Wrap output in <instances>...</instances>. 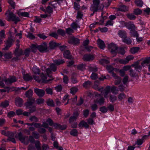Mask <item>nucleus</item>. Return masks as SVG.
Masks as SVG:
<instances>
[{"label": "nucleus", "instance_id": "nucleus-29", "mask_svg": "<svg viewBox=\"0 0 150 150\" xmlns=\"http://www.w3.org/2000/svg\"><path fill=\"white\" fill-rule=\"evenodd\" d=\"M122 40L123 42L125 43L127 45L130 44L132 42L131 39L129 37H127V36L122 39Z\"/></svg>", "mask_w": 150, "mask_h": 150}, {"label": "nucleus", "instance_id": "nucleus-56", "mask_svg": "<svg viewBox=\"0 0 150 150\" xmlns=\"http://www.w3.org/2000/svg\"><path fill=\"white\" fill-rule=\"evenodd\" d=\"M134 13L135 14L138 15L141 14L142 11L140 9L137 8L134 10Z\"/></svg>", "mask_w": 150, "mask_h": 150}, {"label": "nucleus", "instance_id": "nucleus-48", "mask_svg": "<svg viewBox=\"0 0 150 150\" xmlns=\"http://www.w3.org/2000/svg\"><path fill=\"white\" fill-rule=\"evenodd\" d=\"M8 102L7 100H5L1 103L0 106L3 108H5L8 106Z\"/></svg>", "mask_w": 150, "mask_h": 150}, {"label": "nucleus", "instance_id": "nucleus-9", "mask_svg": "<svg viewBox=\"0 0 150 150\" xmlns=\"http://www.w3.org/2000/svg\"><path fill=\"white\" fill-rule=\"evenodd\" d=\"M20 45L19 43L16 44V47L14 53L17 56H19L23 54V51L21 49H19Z\"/></svg>", "mask_w": 150, "mask_h": 150}, {"label": "nucleus", "instance_id": "nucleus-31", "mask_svg": "<svg viewBox=\"0 0 150 150\" xmlns=\"http://www.w3.org/2000/svg\"><path fill=\"white\" fill-rule=\"evenodd\" d=\"M53 62L56 65H59L63 64L65 62V61L63 59H59L54 60Z\"/></svg>", "mask_w": 150, "mask_h": 150}, {"label": "nucleus", "instance_id": "nucleus-32", "mask_svg": "<svg viewBox=\"0 0 150 150\" xmlns=\"http://www.w3.org/2000/svg\"><path fill=\"white\" fill-rule=\"evenodd\" d=\"M89 70L90 71L95 72L97 71L98 69L96 66L90 65L88 66Z\"/></svg>", "mask_w": 150, "mask_h": 150}, {"label": "nucleus", "instance_id": "nucleus-41", "mask_svg": "<svg viewBox=\"0 0 150 150\" xmlns=\"http://www.w3.org/2000/svg\"><path fill=\"white\" fill-rule=\"evenodd\" d=\"M4 56L6 59H8L12 57V54L10 52H6L4 54Z\"/></svg>", "mask_w": 150, "mask_h": 150}, {"label": "nucleus", "instance_id": "nucleus-2", "mask_svg": "<svg viewBox=\"0 0 150 150\" xmlns=\"http://www.w3.org/2000/svg\"><path fill=\"white\" fill-rule=\"evenodd\" d=\"M35 144V148L32 144H30L28 147V150H41V144L39 141H36Z\"/></svg>", "mask_w": 150, "mask_h": 150}, {"label": "nucleus", "instance_id": "nucleus-23", "mask_svg": "<svg viewBox=\"0 0 150 150\" xmlns=\"http://www.w3.org/2000/svg\"><path fill=\"white\" fill-rule=\"evenodd\" d=\"M41 80H42L43 83H47L52 80V79H49L48 80H46L47 77L43 73L41 74Z\"/></svg>", "mask_w": 150, "mask_h": 150}, {"label": "nucleus", "instance_id": "nucleus-49", "mask_svg": "<svg viewBox=\"0 0 150 150\" xmlns=\"http://www.w3.org/2000/svg\"><path fill=\"white\" fill-rule=\"evenodd\" d=\"M29 120L33 122H38L39 120L38 118L35 116L30 117Z\"/></svg>", "mask_w": 150, "mask_h": 150}, {"label": "nucleus", "instance_id": "nucleus-42", "mask_svg": "<svg viewBox=\"0 0 150 150\" xmlns=\"http://www.w3.org/2000/svg\"><path fill=\"white\" fill-rule=\"evenodd\" d=\"M129 77L128 75L125 76L122 79L123 83L124 85H126L127 83L128 82Z\"/></svg>", "mask_w": 150, "mask_h": 150}, {"label": "nucleus", "instance_id": "nucleus-10", "mask_svg": "<svg viewBox=\"0 0 150 150\" xmlns=\"http://www.w3.org/2000/svg\"><path fill=\"white\" fill-rule=\"evenodd\" d=\"M38 50L41 52L46 51L47 49V45L46 43H44L41 45H38Z\"/></svg>", "mask_w": 150, "mask_h": 150}, {"label": "nucleus", "instance_id": "nucleus-47", "mask_svg": "<svg viewBox=\"0 0 150 150\" xmlns=\"http://www.w3.org/2000/svg\"><path fill=\"white\" fill-rule=\"evenodd\" d=\"M18 14L19 16L24 17H29V13L28 12H19Z\"/></svg>", "mask_w": 150, "mask_h": 150}, {"label": "nucleus", "instance_id": "nucleus-34", "mask_svg": "<svg viewBox=\"0 0 150 150\" xmlns=\"http://www.w3.org/2000/svg\"><path fill=\"white\" fill-rule=\"evenodd\" d=\"M139 50L138 47H134L131 48L130 50V52L132 54H135Z\"/></svg>", "mask_w": 150, "mask_h": 150}, {"label": "nucleus", "instance_id": "nucleus-8", "mask_svg": "<svg viewBox=\"0 0 150 150\" xmlns=\"http://www.w3.org/2000/svg\"><path fill=\"white\" fill-rule=\"evenodd\" d=\"M17 79L16 77L14 76H11L7 79L4 80L3 81H4L5 83L7 85H9L11 83L16 81Z\"/></svg>", "mask_w": 150, "mask_h": 150}, {"label": "nucleus", "instance_id": "nucleus-11", "mask_svg": "<svg viewBox=\"0 0 150 150\" xmlns=\"http://www.w3.org/2000/svg\"><path fill=\"white\" fill-rule=\"evenodd\" d=\"M139 61H137L131 65L132 67H134L135 70L139 73L140 72V70L142 69V67L141 65H139Z\"/></svg>", "mask_w": 150, "mask_h": 150}, {"label": "nucleus", "instance_id": "nucleus-37", "mask_svg": "<svg viewBox=\"0 0 150 150\" xmlns=\"http://www.w3.org/2000/svg\"><path fill=\"white\" fill-rule=\"evenodd\" d=\"M8 137V138L7 139V140L9 141H11L13 142V143H16V141L15 139L13 138V135H11V134H9Z\"/></svg>", "mask_w": 150, "mask_h": 150}, {"label": "nucleus", "instance_id": "nucleus-62", "mask_svg": "<svg viewBox=\"0 0 150 150\" xmlns=\"http://www.w3.org/2000/svg\"><path fill=\"white\" fill-rule=\"evenodd\" d=\"M71 27L73 29L75 30H76L78 28H79L77 24L75 23H73L71 24Z\"/></svg>", "mask_w": 150, "mask_h": 150}, {"label": "nucleus", "instance_id": "nucleus-45", "mask_svg": "<svg viewBox=\"0 0 150 150\" xmlns=\"http://www.w3.org/2000/svg\"><path fill=\"white\" fill-rule=\"evenodd\" d=\"M129 75L131 77H136L138 76L137 74L132 69H130L129 70Z\"/></svg>", "mask_w": 150, "mask_h": 150}, {"label": "nucleus", "instance_id": "nucleus-63", "mask_svg": "<svg viewBox=\"0 0 150 150\" xmlns=\"http://www.w3.org/2000/svg\"><path fill=\"white\" fill-rule=\"evenodd\" d=\"M107 109L111 112L113 111L114 110V106L112 104H110L108 106Z\"/></svg>", "mask_w": 150, "mask_h": 150}, {"label": "nucleus", "instance_id": "nucleus-19", "mask_svg": "<svg viewBox=\"0 0 150 150\" xmlns=\"http://www.w3.org/2000/svg\"><path fill=\"white\" fill-rule=\"evenodd\" d=\"M79 115L77 112H75L74 113L73 116L71 117L69 119V122L70 123L72 122L74 120H76Z\"/></svg>", "mask_w": 150, "mask_h": 150}, {"label": "nucleus", "instance_id": "nucleus-12", "mask_svg": "<svg viewBox=\"0 0 150 150\" xmlns=\"http://www.w3.org/2000/svg\"><path fill=\"white\" fill-rule=\"evenodd\" d=\"M94 58V56L93 55L86 54L83 56V59L85 61H90L93 60Z\"/></svg>", "mask_w": 150, "mask_h": 150}, {"label": "nucleus", "instance_id": "nucleus-26", "mask_svg": "<svg viewBox=\"0 0 150 150\" xmlns=\"http://www.w3.org/2000/svg\"><path fill=\"white\" fill-rule=\"evenodd\" d=\"M60 45L54 42L51 41L49 43V47L51 49H54L56 47L59 46Z\"/></svg>", "mask_w": 150, "mask_h": 150}, {"label": "nucleus", "instance_id": "nucleus-30", "mask_svg": "<svg viewBox=\"0 0 150 150\" xmlns=\"http://www.w3.org/2000/svg\"><path fill=\"white\" fill-rule=\"evenodd\" d=\"M64 57L67 59H70L71 58V56L70 54L69 51L67 50L65 51L64 53Z\"/></svg>", "mask_w": 150, "mask_h": 150}, {"label": "nucleus", "instance_id": "nucleus-58", "mask_svg": "<svg viewBox=\"0 0 150 150\" xmlns=\"http://www.w3.org/2000/svg\"><path fill=\"white\" fill-rule=\"evenodd\" d=\"M85 65L83 64H81L78 65L77 67L78 69L81 71L83 70L85 68Z\"/></svg>", "mask_w": 150, "mask_h": 150}, {"label": "nucleus", "instance_id": "nucleus-55", "mask_svg": "<svg viewBox=\"0 0 150 150\" xmlns=\"http://www.w3.org/2000/svg\"><path fill=\"white\" fill-rule=\"evenodd\" d=\"M106 69L109 73H113L112 71L114 69L111 66H107Z\"/></svg>", "mask_w": 150, "mask_h": 150}, {"label": "nucleus", "instance_id": "nucleus-3", "mask_svg": "<svg viewBox=\"0 0 150 150\" xmlns=\"http://www.w3.org/2000/svg\"><path fill=\"white\" fill-rule=\"evenodd\" d=\"M108 48L112 54H114L115 56L116 55L118 48L116 44L111 43L108 45Z\"/></svg>", "mask_w": 150, "mask_h": 150}, {"label": "nucleus", "instance_id": "nucleus-51", "mask_svg": "<svg viewBox=\"0 0 150 150\" xmlns=\"http://www.w3.org/2000/svg\"><path fill=\"white\" fill-rule=\"evenodd\" d=\"M91 84V81H87L85 82L83 84V87L85 88H87L90 86Z\"/></svg>", "mask_w": 150, "mask_h": 150}, {"label": "nucleus", "instance_id": "nucleus-43", "mask_svg": "<svg viewBox=\"0 0 150 150\" xmlns=\"http://www.w3.org/2000/svg\"><path fill=\"white\" fill-rule=\"evenodd\" d=\"M47 103L48 106L52 107H54V104L53 100L51 99H49L47 100Z\"/></svg>", "mask_w": 150, "mask_h": 150}, {"label": "nucleus", "instance_id": "nucleus-20", "mask_svg": "<svg viewBox=\"0 0 150 150\" xmlns=\"http://www.w3.org/2000/svg\"><path fill=\"white\" fill-rule=\"evenodd\" d=\"M118 33L119 37L122 38V39L127 36V33L124 30H119Z\"/></svg>", "mask_w": 150, "mask_h": 150}, {"label": "nucleus", "instance_id": "nucleus-36", "mask_svg": "<svg viewBox=\"0 0 150 150\" xmlns=\"http://www.w3.org/2000/svg\"><path fill=\"white\" fill-rule=\"evenodd\" d=\"M126 95L124 93H121L119 94L118 96V98L119 101H121L126 98Z\"/></svg>", "mask_w": 150, "mask_h": 150}, {"label": "nucleus", "instance_id": "nucleus-59", "mask_svg": "<svg viewBox=\"0 0 150 150\" xmlns=\"http://www.w3.org/2000/svg\"><path fill=\"white\" fill-rule=\"evenodd\" d=\"M74 9L77 11H79L80 9V6L78 3L76 2H74Z\"/></svg>", "mask_w": 150, "mask_h": 150}, {"label": "nucleus", "instance_id": "nucleus-18", "mask_svg": "<svg viewBox=\"0 0 150 150\" xmlns=\"http://www.w3.org/2000/svg\"><path fill=\"white\" fill-rule=\"evenodd\" d=\"M15 103L17 106L21 107L23 105V101L21 98L18 97L16 99Z\"/></svg>", "mask_w": 150, "mask_h": 150}, {"label": "nucleus", "instance_id": "nucleus-60", "mask_svg": "<svg viewBox=\"0 0 150 150\" xmlns=\"http://www.w3.org/2000/svg\"><path fill=\"white\" fill-rule=\"evenodd\" d=\"M90 77L92 79L95 80L98 78V75L96 73L93 72Z\"/></svg>", "mask_w": 150, "mask_h": 150}, {"label": "nucleus", "instance_id": "nucleus-13", "mask_svg": "<svg viewBox=\"0 0 150 150\" xmlns=\"http://www.w3.org/2000/svg\"><path fill=\"white\" fill-rule=\"evenodd\" d=\"M35 101V99L34 98H31L30 99H29L27 102L25 103V105L26 107L28 108H31L32 107L34 106L33 104Z\"/></svg>", "mask_w": 150, "mask_h": 150}, {"label": "nucleus", "instance_id": "nucleus-54", "mask_svg": "<svg viewBox=\"0 0 150 150\" xmlns=\"http://www.w3.org/2000/svg\"><path fill=\"white\" fill-rule=\"evenodd\" d=\"M117 53H118L122 54H124L125 53V52L124 50V49L122 48H117Z\"/></svg>", "mask_w": 150, "mask_h": 150}, {"label": "nucleus", "instance_id": "nucleus-4", "mask_svg": "<svg viewBox=\"0 0 150 150\" xmlns=\"http://www.w3.org/2000/svg\"><path fill=\"white\" fill-rule=\"evenodd\" d=\"M18 137L20 140L25 145H27L29 143V140L28 137L23 136L21 132L18 133Z\"/></svg>", "mask_w": 150, "mask_h": 150}, {"label": "nucleus", "instance_id": "nucleus-40", "mask_svg": "<svg viewBox=\"0 0 150 150\" xmlns=\"http://www.w3.org/2000/svg\"><path fill=\"white\" fill-rule=\"evenodd\" d=\"M70 134L72 136L76 137L77 136L78 134V131L76 129H73L70 131Z\"/></svg>", "mask_w": 150, "mask_h": 150}, {"label": "nucleus", "instance_id": "nucleus-7", "mask_svg": "<svg viewBox=\"0 0 150 150\" xmlns=\"http://www.w3.org/2000/svg\"><path fill=\"white\" fill-rule=\"evenodd\" d=\"M121 23L124 24V26L126 27L128 29L131 30H135L136 28L134 24L131 22L127 23L125 21H122Z\"/></svg>", "mask_w": 150, "mask_h": 150}, {"label": "nucleus", "instance_id": "nucleus-61", "mask_svg": "<svg viewBox=\"0 0 150 150\" xmlns=\"http://www.w3.org/2000/svg\"><path fill=\"white\" fill-rule=\"evenodd\" d=\"M117 98L116 96L114 95H110V99L111 102H113L116 100Z\"/></svg>", "mask_w": 150, "mask_h": 150}, {"label": "nucleus", "instance_id": "nucleus-33", "mask_svg": "<svg viewBox=\"0 0 150 150\" xmlns=\"http://www.w3.org/2000/svg\"><path fill=\"white\" fill-rule=\"evenodd\" d=\"M23 77L24 79L26 81H28L32 79V76L28 74H24Z\"/></svg>", "mask_w": 150, "mask_h": 150}, {"label": "nucleus", "instance_id": "nucleus-5", "mask_svg": "<svg viewBox=\"0 0 150 150\" xmlns=\"http://www.w3.org/2000/svg\"><path fill=\"white\" fill-rule=\"evenodd\" d=\"M95 97H98L95 100V102L96 103H98L100 105H103L105 102V99L103 97L101 96L100 94H99L97 93H95Z\"/></svg>", "mask_w": 150, "mask_h": 150}, {"label": "nucleus", "instance_id": "nucleus-6", "mask_svg": "<svg viewBox=\"0 0 150 150\" xmlns=\"http://www.w3.org/2000/svg\"><path fill=\"white\" fill-rule=\"evenodd\" d=\"M50 68H48L46 70V72L49 77H51V76L49 75L52 73V71L55 72L57 70V67L56 65L54 64H50Z\"/></svg>", "mask_w": 150, "mask_h": 150}, {"label": "nucleus", "instance_id": "nucleus-50", "mask_svg": "<svg viewBox=\"0 0 150 150\" xmlns=\"http://www.w3.org/2000/svg\"><path fill=\"white\" fill-rule=\"evenodd\" d=\"M66 32L67 34L69 35H71L74 32L73 30L70 28L66 29Z\"/></svg>", "mask_w": 150, "mask_h": 150}, {"label": "nucleus", "instance_id": "nucleus-64", "mask_svg": "<svg viewBox=\"0 0 150 150\" xmlns=\"http://www.w3.org/2000/svg\"><path fill=\"white\" fill-rule=\"evenodd\" d=\"M27 37L31 39H33L35 38V36L32 33H28Z\"/></svg>", "mask_w": 150, "mask_h": 150}, {"label": "nucleus", "instance_id": "nucleus-27", "mask_svg": "<svg viewBox=\"0 0 150 150\" xmlns=\"http://www.w3.org/2000/svg\"><path fill=\"white\" fill-rule=\"evenodd\" d=\"M12 43V40L9 39L7 41L6 47L3 48L4 50H7L11 46Z\"/></svg>", "mask_w": 150, "mask_h": 150}, {"label": "nucleus", "instance_id": "nucleus-57", "mask_svg": "<svg viewBox=\"0 0 150 150\" xmlns=\"http://www.w3.org/2000/svg\"><path fill=\"white\" fill-rule=\"evenodd\" d=\"M100 110L103 113H105L107 112L108 111L107 108L105 106H102L100 108Z\"/></svg>", "mask_w": 150, "mask_h": 150}, {"label": "nucleus", "instance_id": "nucleus-28", "mask_svg": "<svg viewBox=\"0 0 150 150\" xmlns=\"http://www.w3.org/2000/svg\"><path fill=\"white\" fill-rule=\"evenodd\" d=\"M33 93V91L30 89L26 92L25 95L29 99H30L31 98H33L32 97Z\"/></svg>", "mask_w": 150, "mask_h": 150}, {"label": "nucleus", "instance_id": "nucleus-21", "mask_svg": "<svg viewBox=\"0 0 150 150\" xmlns=\"http://www.w3.org/2000/svg\"><path fill=\"white\" fill-rule=\"evenodd\" d=\"M97 44L99 47L101 49H103L105 47L104 42L100 39H98L97 41Z\"/></svg>", "mask_w": 150, "mask_h": 150}, {"label": "nucleus", "instance_id": "nucleus-35", "mask_svg": "<svg viewBox=\"0 0 150 150\" xmlns=\"http://www.w3.org/2000/svg\"><path fill=\"white\" fill-rule=\"evenodd\" d=\"M32 71L34 74H39L40 71L38 68L37 67L34 66L32 68Z\"/></svg>", "mask_w": 150, "mask_h": 150}, {"label": "nucleus", "instance_id": "nucleus-14", "mask_svg": "<svg viewBox=\"0 0 150 150\" xmlns=\"http://www.w3.org/2000/svg\"><path fill=\"white\" fill-rule=\"evenodd\" d=\"M112 76L115 79V85H117L120 84L122 81L121 78L116 76L114 73H112Z\"/></svg>", "mask_w": 150, "mask_h": 150}, {"label": "nucleus", "instance_id": "nucleus-38", "mask_svg": "<svg viewBox=\"0 0 150 150\" xmlns=\"http://www.w3.org/2000/svg\"><path fill=\"white\" fill-rule=\"evenodd\" d=\"M38 45L37 44H32L31 47V51L34 52H35L38 49Z\"/></svg>", "mask_w": 150, "mask_h": 150}, {"label": "nucleus", "instance_id": "nucleus-39", "mask_svg": "<svg viewBox=\"0 0 150 150\" xmlns=\"http://www.w3.org/2000/svg\"><path fill=\"white\" fill-rule=\"evenodd\" d=\"M134 3L137 6L142 7L143 4V2L142 0H135Z\"/></svg>", "mask_w": 150, "mask_h": 150}, {"label": "nucleus", "instance_id": "nucleus-52", "mask_svg": "<svg viewBox=\"0 0 150 150\" xmlns=\"http://www.w3.org/2000/svg\"><path fill=\"white\" fill-rule=\"evenodd\" d=\"M33 136L36 139H38L40 138L39 134L36 132H33L32 133Z\"/></svg>", "mask_w": 150, "mask_h": 150}, {"label": "nucleus", "instance_id": "nucleus-25", "mask_svg": "<svg viewBox=\"0 0 150 150\" xmlns=\"http://www.w3.org/2000/svg\"><path fill=\"white\" fill-rule=\"evenodd\" d=\"M110 90V87L109 86H107L104 90H103V92L102 93L104 92V96L105 98H106L107 97V95L109 93Z\"/></svg>", "mask_w": 150, "mask_h": 150}, {"label": "nucleus", "instance_id": "nucleus-53", "mask_svg": "<svg viewBox=\"0 0 150 150\" xmlns=\"http://www.w3.org/2000/svg\"><path fill=\"white\" fill-rule=\"evenodd\" d=\"M127 17L131 20H134L135 19L136 17L133 14H128L127 15Z\"/></svg>", "mask_w": 150, "mask_h": 150}, {"label": "nucleus", "instance_id": "nucleus-22", "mask_svg": "<svg viewBox=\"0 0 150 150\" xmlns=\"http://www.w3.org/2000/svg\"><path fill=\"white\" fill-rule=\"evenodd\" d=\"M79 127L82 128L84 127L86 128H88L89 127V125L84 120L81 121L79 124Z\"/></svg>", "mask_w": 150, "mask_h": 150}, {"label": "nucleus", "instance_id": "nucleus-46", "mask_svg": "<svg viewBox=\"0 0 150 150\" xmlns=\"http://www.w3.org/2000/svg\"><path fill=\"white\" fill-rule=\"evenodd\" d=\"M57 33L58 34L62 36H64L65 34V32L64 30L62 29H59L58 30H57Z\"/></svg>", "mask_w": 150, "mask_h": 150}, {"label": "nucleus", "instance_id": "nucleus-1", "mask_svg": "<svg viewBox=\"0 0 150 150\" xmlns=\"http://www.w3.org/2000/svg\"><path fill=\"white\" fill-rule=\"evenodd\" d=\"M5 15L6 16V19L8 21H12L16 24L20 20L18 17L11 12L8 11L5 13Z\"/></svg>", "mask_w": 150, "mask_h": 150}, {"label": "nucleus", "instance_id": "nucleus-15", "mask_svg": "<svg viewBox=\"0 0 150 150\" xmlns=\"http://www.w3.org/2000/svg\"><path fill=\"white\" fill-rule=\"evenodd\" d=\"M34 92L39 97H42L45 93L43 90L38 88H35Z\"/></svg>", "mask_w": 150, "mask_h": 150}, {"label": "nucleus", "instance_id": "nucleus-44", "mask_svg": "<svg viewBox=\"0 0 150 150\" xmlns=\"http://www.w3.org/2000/svg\"><path fill=\"white\" fill-rule=\"evenodd\" d=\"M130 33L131 35L133 37L137 38L139 36V34L135 30H131Z\"/></svg>", "mask_w": 150, "mask_h": 150}, {"label": "nucleus", "instance_id": "nucleus-17", "mask_svg": "<svg viewBox=\"0 0 150 150\" xmlns=\"http://www.w3.org/2000/svg\"><path fill=\"white\" fill-rule=\"evenodd\" d=\"M69 43H72L74 45H76L79 42V40L74 37H72L68 41Z\"/></svg>", "mask_w": 150, "mask_h": 150}, {"label": "nucleus", "instance_id": "nucleus-16", "mask_svg": "<svg viewBox=\"0 0 150 150\" xmlns=\"http://www.w3.org/2000/svg\"><path fill=\"white\" fill-rule=\"evenodd\" d=\"M149 63H150V57H149L145 58L141 62L140 64L142 67H144Z\"/></svg>", "mask_w": 150, "mask_h": 150}, {"label": "nucleus", "instance_id": "nucleus-24", "mask_svg": "<svg viewBox=\"0 0 150 150\" xmlns=\"http://www.w3.org/2000/svg\"><path fill=\"white\" fill-rule=\"evenodd\" d=\"M128 10V7L123 5H121L118 8V10L125 12Z\"/></svg>", "mask_w": 150, "mask_h": 150}]
</instances>
